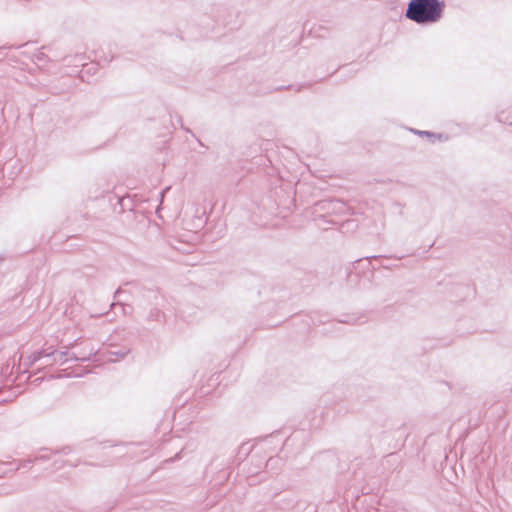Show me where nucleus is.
<instances>
[{
  "label": "nucleus",
  "instance_id": "nucleus-3",
  "mask_svg": "<svg viewBox=\"0 0 512 512\" xmlns=\"http://www.w3.org/2000/svg\"><path fill=\"white\" fill-rule=\"evenodd\" d=\"M50 354H44V356H49ZM43 356V353L42 352H39V353H35L33 355V360L31 361V363L39 360L41 357Z\"/></svg>",
  "mask_w": 512,
  "mask_h": 512
},
{
  "label": "nucleus",
  "instance_id": "nucleus-1",
  "mask_svg": "<svg viewBox=\"0 0 512 512\" xmlns=\"http://www.w3.org/2000/svg\"><path fill=\"white\" fill-rule=\"evenodd\" d=\"M444 9V1L411 0L405 15L417 24L428 25L439 22L443 17Z\"/></svg>",
  "mask_w": 512,
  "mask_h": 512
},
{
  "label": "nucleus",
  "instance_id": "nucleus-2",
  "mask_svg": "<svg viewBox=\"0 0 512 512\" xmlns=\"http://www.w3.org/2000/svg\"><path fill=\"white\" fill-rule=\"evenodd\" d=\"M51 355L53 356L54 362H63L66 353H64V352H53Z\"/></svg>",
  "mask_w": 512,
  "mask_h": 512
}]
</instances>
